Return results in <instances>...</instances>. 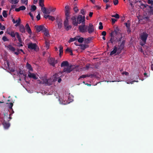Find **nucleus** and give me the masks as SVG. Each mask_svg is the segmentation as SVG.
Segmentation results:
<instances>
[{"instance_id":"58","label":"nucleus","mask_w":153,"mask_h":153,"mask_svg":"<svg viewBox=\"0 0 153 153\" xmlns=\"http://www.w3.org/2000/svg\"><path fill=\"white\" fill-rule=\"evenodd\" d=\"M80 13L83 15L84 16L85 13L83 9H82L80 11Z\"/></svg>"},{"instance_id":"27","label":"nucleus","mask_w":153,"mask_h":153,"mask_svg":"<svg viewBox=\"0 0 153 153\" xmlns=\"http://www.w3.org/2000/svg\"><path fill=\"white\" fill-rule=\"evenodd\" d=\"M9 2L12 4H17L19 2V0H9Z\"/></svg>"},{"instance_id":"35","label":"nucleus","mask_w":153,"mask_h":153,"mask_svg":"<svg viewBox=\"0 0 153 153\" xmlns=\"http://www.w3.org/2000/svg\"><path fill=\"white\" fill-rule=\"evenodd\" d=\"M128 22H129V20L127 22H126L124 23V25H125L127 28H129L130 26V24L129 23H128Z\"/></svg>"},{"instance_id":"22","label":"nucleus","mask_w":153,"mask_h":153,"mask_svg":"<svg viewBox=\"0 0 153 153\" xmlns=\"http://www.w3.org/2000/svg\"><path fill=\"white\" fill-rule=\"evenodd\" d=\"M7 33L13 38L15 37L16 35V33H15L13 31L8 32H7Z\"/></svg>"},{"instance_id":"8","label":"nucleus","mask_w":153,"mask_h":153,"mask_svg":"<svg viewBox=\"0 0 153 153\" xmlns=\"http://www.w3.org/2000/svg\"><path fill=\"white\" fill-rule=\"evenodd\" d=\"M37 46L36 43H30L28 45V48L29 49L34 50L37 51Z\"/></svg>"},{"instance_id":"10","label":"nucleus","mask_w":153,"mask_h":153,"mask_svg":"<svg viewBox=\"0 0 153 153\" xmlns=\"http://www.w3.org/2000/svg\"><path fill=\"white\" fill-rule=\"evenodd\" d=\"M56 23L58 25V27L59 29H60L62 27V20L60 18H56Z\"/></svg>"},{"instance_id":"21","label":"nucleus","mask_w":153,"mask_h":153,"mask_svg":"<svg viewBox=\"0 0 153 153\" xmlns=\"http://www.w3.org/2000/svg\"><path fill=\"white\" fill-rule=\"evenodd\" d=\"M69 65V63L67 61H63L61 64V67L66 66L67 67Z\"/></svg>"},{"instance_id":"15","label":"nucleus","mask_w":153,"mask_h":153,"mask_svg":"<svg viewBox=\"0 0 153 153\" xmlns=\"http://www.w3.org/2000/svg\"><path fill=\"white\" fill-rule=\"evenodd\" d=\"M25 27L28 33L30 35H31L32 34L31 30L29 25L28 23H27L25 26Z\"/></svg>"},{"instance_id":"26","label":"nucleus","mask_w":153,"mask_h":153,"mask_svg":"<svg viewBox=\"0 0 153 153\" xmlns=\"http://www.w3.org/2000/svg\"><path fill=\"white\" fill-rule=\"evenodd\" d=\"M43 32H44V34L46 36L48 37L49 36L48 30L47 28H46Z\"/></svg>"},{"instance_id":"12","label":"nucleus","mask_w":153,"mask_h":153,"mask_svg":"<svg viewBox=\"0 0 153 153\" xmlns=\"http://www.w3.org/2000/svg\"><path fill=\"white\" fill-rule=\"evenodd\" d=\"M46 28L43 25L37 26L36 27V30L37 32H39L40 31H44V30Z\"/></svg>"},{"instance_id":"4","label":"nucleus","mask_w":153,"mask_h":153,"mask_svg":"<svg viewBox=\"0 0 153 153\" xmlns=\"http://www.w3.org/2000/svg\"><path fill=\"white\" fill-rule=\"evenodd\" d=\"M110 38L109 41L107 42L108 44L110 43L112 44H114L117 42V37H115L114 35L112 34V33H110Z\"/></svg>"},{"instance_id":"36","label":"nucleus","mask_w":153,"mask_h":153,"mask_svg":"<svg viewBox=\"0 0 153 153\" xmlns=\"http://www.w3.org/2000/svg\"><path fill=\"white\" fill-rule=\"evenodd\" d=\"M65 13L66 18H69V15L70 13V11H65Z\"/></svg>"},{"instance_id":"47","label":"nucleus","mask_w":153,"mask_h":153,"mask_svg":"<svg viewBox=\"0 0 153 153\" xmlns=\"http://www.w3.org/2000/svg\"><path fill=\"white\" fill-rule=\"evenodd\" d=\"M120 35V37L118 39L117 38V42H121V39L123 38L122 34L121 33Z\"/></svg>"},{"instance_id":"62","label":"nucleus","mask_w":153,"mask_h":153,"mask_svg":"<svg viewBox=\"0 0 153 153\" xmlns=\"http://www.w3.org/2000/svg\"><path fill=\"white\" fill-rule=\"evenodd\" d=\"M16 7V5H12L11 6V8H10V10H12V9H13L15 8Z\"/></svg>"},{"instance_id":"18","label":"nucleus","mask_w":153,"mask_h":153,"mask_svg":"<svg viewBox=\"0 0 153 153\" xmlns=\"http://www.w3.org/2000/svg\"><path fill=\"white\" fill-rule=\"evenodd\" d=\"M41 10L45 14H50V12L48 9L47 10L46 8L45 7H41Z\"/></svg>"},{"instance_id":"16","label":"nucleus","mask_w":153,"mask_h":153,"mask_svg":"<svg viewBox=\"0 0 153 153\" xmlns=\"http://www.w3.org/2000/svg\"><path fill=\"white\" fill-rule=\"evenodd\" d=\"M19 31L22 33H25V28L24 25H20L19 27Z\"/></svg>"},{"instance_id":"43","label":"nucleus","mask_w":153,"mask_h":153,"mask_svg":"<svg viewBox=\"0 0 153 153\" xmlns=\"http://www.w3.org/2000/svg\"><path fill=\"white\" fill-rule=\"evenodd\" d=\"M45 44V46L46 47L47 49H48L49 48V46H50L49 45H50L49 43V42L46 41Z\"/></svg>"},{"instance_id":"41","label":"nucleus","mask_w":153,"mask_h":153,"mask_svg":"<svg viewBox=\"0 0 153 153\" xmlns=\"http://www.w3.org/2000/svg\"><path fill=\"white\" fill-rule=\"evenodd\" d=\"M76 40V37H74V38H70V39L68 41V42L69 43H70V42H73Z\"/></svg>"},{"instance_id":"54","label":"nucleus","mask_w":153,"mask_h":153,"mask_svg":"<svg viewBox=\"0 0 153 153\" xmlns=\"http://www.w3.org/2000/svg\"><path fill=\"white\" fill-rule=\"evenodd\" d=\"M2 40L4 41H8V39H7V38L5 36H4L2 37Z\"/></svg>"},{"instance_id":"39","label":"nucleus","mask_w":153,"mask_h":153,"mask_svg":"<svg viewBox=\"0 0 153 153\" xmlns=\"http://www.w3.org/2000/svg\"><path fill=\"white\" fill-rule=\"evenodd\" d=\"M148 16H151V15H153V9L149 10L148 12Z\"/></svg>"},{"instance_id":"64","label":"nucleus","mask_w":153,"mask_h":153,"mask_svg":"<svg viewBox=\"0 0 153 153\" xmlns=\"http://www.w3.org/2000/svg\"><path fill=\"white\" fill-rule=\"evenodd\" d=\"M28 14L30 16L32 19L33 20V16L32 13L31 12H30L28 13Z\"/></svg>"},{"instance_id":"33","label":"nucleus","mask_w":153,"mask_h":153,"mask_svg":"<svg viewBox=\"0 0 153 153\" xmlns=\"http://www.w3.org/2000/svg\"><path fill=\"white\" fill-rule=\"evenodd\" d=\"M78 41L79 43H82L84 41V38L82 37H79L78 39Z\"/></svg>"},{"instance_id":"25","label":"nucleus","mask_w":153,"mask_h":153,"mask_svg":"<svg viewBox=\"0 0 153 153\" xmlns=\"http://www.w3.org/2000/svg\"><path fill=\"white\" fill-rule=\"evenodd\" d=\"M69 18H66V19L65 20L64 22V26L65 27L68 25V19Z\"/></svg>"},{"instance_id":"31","label":"nucleus","mask_w":153,"mask_h":153,"mask_svg":"<svg viewBox=\"0 0 153 153\" xmlns=\"http://www.w3.org/2000/svg\"><path fill=\"white\" fill-rule=\"evenodd\" d=\"M21 19L19 18L18 20H16V24L15 25L16 26H17L19 25L21 22Z\"/></svg>"},{"instance_id":"2","label":"nucleus","mask_w":153,"mask_h":153,"mask_svg":"<svg viewBox=\"0 0 153 153\" xmlns=\"http://www.w3.org/2000/svg\"><path fill=\"white\" fill-rule=\"evenodd\" d=\"M148 36V34L146 32H143L140 35V39L142 42H140V45L142 46L143 47L145 45Z\"/></svg>"},{"instance_id":"55","label":"nucleus","mask_w":153,"mask_h":153,"mask_svg":"<svg viewBox=\"0 0 153 153\" xmlns=\"http://www.w3.org/2000/svg\"><path fill=\"white\" fill-rule=\"evenodd\" d=\"M84 41L85 43L86 44H88L90 42L88 39H85Z\"/></svg>"},{"instance_id":"11","label":"nucleus","mask_w":153,"mask_h":153,"mask_svg":"<svg viewBox=\"0 0 153 153\" xmlns=\"http://www.w3.org/2000/svg\"><path fill=\"white\" fill-rule=\"evenodd\" d=\"M72 66L71 65L69 66H68L67 67H65L63 69V72L68 73H70L73 71V69L71 68Z\"/></svg>"},{"instance_id":"48","label":"nucleus","mask_w":153,"mask_h":153,"mask_svg":"<svg viewBox=\"0 0 153 153\" xmlns=\"http://www.w3.org/2000/svg\"><path fill=\"white\" fill-rule=\"evenodd\" d=\"M19 7L20 10H23L26 9V7L24 6H20Z\"/></svg>"},{"instance_id":"40","label":"nucleus","mask_w":153,"mask_h":153,"mask_svg":"<svg viewBox=\"0 0 153 153\" xmlns=\"http://www.w3.org/2000/svg\"><path fill=\"white\" fill-rule=\"evenodd\" d=\"M21 3L22 4H24L25 5H27L28 3V0H21Z\"/></svg>"},{"instance_id":"42","label":"nucleus","mask_w":153,"mask_h":153,"mask_svg":"<svg viewBox=\"0 0 153 153\" xmlns=\"http://www.w3.org/2000/svg\"><path fill=\"white\" fill-rule=\"evenodd\" d=\"M48 19L50 20H51L52 21H53L55 20V18L51 16H49Z\"/></svg>"},{"instance_id":"56","label":"nucleus","mask_w":153,"mask_h":153,"mask_svg":"<svg viewBox=\"0 0 153 153\" xmlns=\"http://www.w3.org/2000/svg\"><path fill=\"white\" fill-rule=\"evenodd\" d=\"M16 37L18 38V39H19L20 38H21L20 36V35L18 33L16 32Z\"/></svg>"},{"instance_id":"28","label":"nucleus","mask_w":153,"mask_h":153,"mask_svg":"<svg viewBox=\"0 0 153 153\" xmlns=\"http://www.w3.org/2000/svg\"><path fill=\"white\" fill-rule=\"evenodd\" d=\"M7 104H8V105L10 109L12 110L13 113H14V111H13V109L12 108V107L13 105V103L10 102L9 103H7Z\"/></svg>"},{"instance_id":"19","label":"nucleus","mask_w":153,"mask_h":153,"mask_svg":"<svg viewBox=\"0 0 153 153\" xmlns=\"http://www.w3.org/2000/svg\"><path fill=\"white\" fill-rule=\"evenodd\" d=\"M7 47V48L12 52H14L16 50V49L11 45H8Z\"/></svg>"},{"instance_id":"57","label":"nucleus","mask_w":153,"mask_h":153,"mask_svg":"<svg viewBox=\"0 0 153 153\" xmlns=\"http://www.w3.org/2000/svg\"><path fill=\"white\" fill-rule=\"evenodd\" d=\"M74 11L76 12L77 13L78 11V9L77 7H75L74 8Z\"/></svg>"},{"instance_id":"34","label":"nucleus","mask_w":153,"mask_h":153,"mask_svg":"<svg viewBox=\"0 0 153 153\" xmlns=\"http://www.w3.org/2000/svg\"><path fill=\"white\" fill-rule=\"evenodd\" d=\"M111 17H114L116 19H118L120 18L119 15L117 13H116L115 15H113L111 16Z\"/></svg>"},{"instance_id":"20","label":"nucleus","mask_w":153,"mask_h":153,"mask_svg":"<svg viewBox=\"0 0 153 153\" xmlns=\"http://www.w3.org/2000/svg\"><path fill=\"white\" fill-rule=\"evenodd\" d=\"M117 51V48L116 46H114V49L110 53V55H112L115 53Z\"/></svg>"},{"instance_id":"6","label":"nucleus","mask_w":153,"mask_h":153,"mask_svg":"<svg viewBox=\"0 0 153 153\" xmlns=\"http://www.w3.org/2000/svg\"><path fill=\"white\" fill-rule=\"evenodd\" d=\"M126 43V41L123 40L122 41L120 45H119L118 48H117V54L120 53L122 51V50L124 47V45Z\"/></svg>"},{"instance_id":"38","label":"nucleus","mask_w":153,"mask_h":153,"mask_svg":"<svg viewBox=\"0 0 153 153\" xmlns=\"http://www.w3.org/2000/svg\"><path fill=\"white\" fill-rule=\"evenodd\" d=\"M18 74H20L21 75H23V76H25V77H24L25 78V77H26V75H25L23 74V71H22L21 70H20V71H19L18 73Z\"/></svg>"},{"instance_id":"9","label":"nucleus","mask_w":153,"mask_h":153,"mask_svg":"<svg viewBox=\"0 0 153 153\" xmlns=\"http://www.w3.org/2000/svg\"><path fill=\"white\" fill-rule=\"evenodd\" d=\"M88 27V31L89 33L91 34L94 31V27L91 23L89 24Z\"/></svg>"},{"instance_id":"5","label":"nucleus","mask_w":153,"mask_h":153,"mask_svg":"<svg viewBox=\"0 0 153 153\" xmlns=\"http://www.w3.org/2000/svg\"><path fill=\"white\" fill-rule=\"evenodd\" d=\"M55 81H56V80H54V79L53 80L51 79H43L42 83L45 84L46 85L49 86L53 84V82Z\"/></svg>"},{"instance_id":"60","label":"nucleus","mask_w":153,"mask_h":153,"mask_svg":"<svg viewBox=\"0 0 153 153\" xmlns=\"http://www.w3.org/2000/svg\"><path fill=\"white\" fill-rule=\"evenodd\" d=\"M141 8H144L146 7V5L145 4H141Z\"/></svg>"},{"instance_id":"49","label":"nucleus","mask_w":153,"mask_h":153,"mask_svg":"<svg viewBox=\"0 0 153 153\" xmlns=\"http://www.w3.org/2000/svg\"><path fill=\"white\" fill-rule=\"evenodd\" d=\"M65 11H70V9L68 5L66 6L65 7Z\"/></svg>"},{"instance_id":"59","label":"nucleus","mask_w":153,"mask_h":153,"mask_svg":"<svg viewBox=\"0 0 153 153\" xmlns=\"http://www.w3.org/2000/svg\"><path fill=\"white\" fill-rule=\"evenodd\" d=\"M36 17L37 19V20L38 21L40 19V15L39 13L38 14V15Z\"/></svg>"},{"instance_id":"1","label":"nucleus","mask_w":153,"mask_h":153,"mask_svg":"<svg viewBox=\"0 0 153 153\" xmlns=\"http://www.w3.org/2000/svg\"><path fill=\"white\" fill-rule=\"evenodd\" d=\"M72 21V24L74 26H76L78 24L81 23L82 24L85 23V16L83 17L81 15H79L76 18L75 16H73L71 18Z\"/></svg>"},{"instance_id":"17","label":"nucleus","mask_w":153,"mask_h":153,"mask_svg":"<svg viewBox=\"0 0 153 153\" xmlns=\"http://www.w3.org/2000/svg\"><path fill=\"white\" fill-rule=\"evenodd\" d=\"M130 3V5L131 6V7L129 8V10L131 11H132L133 10V8L134 7V5H133L134 2L133 1H132V0H128Z\"/></svg>"},{"instance_id":"44","label":"nucleus","mask_w":153,"mask_h":153,"mask_svg":"<svg viewBox=\"0 0 153 153\" xmlns=\"http://www.w3.org/2000/svg\"><path fill=\"white\" fill-rule=\"evenodd\" d=\"M36 7L35 5H33L31 6V10L32 11H34L36 10Z\"/></svg>"},{"instance_id":"24","label":"nucleus","mask_w":153,"mask_h":153,"mask_svg":"<svg viewBox=\"0 0 153 153\" xmlns=\"http://www.w3.org/2000/svg\"><path fill=\"white\" fill-rule=\"evenodd\" d=\"M26 67L30 71H33V68L31 67V65L29 64L28 62H27L26 65Z\"/></svg>"},{"instance_id":"45","label":"nucleus","mask_w":153,"mask_h":153,"mask_svg":"<svg viewBox=\"0 0 153 153\" xmlns=\"http://www.w3.org/2000/svg\"><path fill=\"white\" fill-rule=\"evenodd\" d=\"M55 8H53L52 7H50L48 9V10H49L50 13L51 12H54L55 10Z\"/></svg>"},{"instance_id":"50","label":"nucleus","mask_w":153,"mask_h":153,"mask_svg":"<svg viewBox=\"0 0 153 153\" xmlns=\"http://www.w3.org/2000/svg\"><path fill=\"white\" fill-rule=\"evenodd\" d=\"M147 3L148 4H151L152 6L153 5V1L152 0H148Z\"/></svg>"},{"instance_id":"7","label":"nucleus","mask_w":153,"mask_h":153,"mask_svg":"<svg viewBox=\"0 0 153 153\" xmlns=\"http://www.w3.org/2000/svg\"><path fill=\"white\" fill-rule=\"evenodd\" d=\"M48 62L51 65L54 67L55 66V64L57 63V61L55 60V58L51 57L48 59Z\"/></svg>"},{"instance_id":"52","label":"nucleus","mask_w":153,"mask_h":153,"mask_svg":"<svg viewBox=\"0 0 153 153\" xmlns=\"http://www.w3.org/2000/svg\"><path fill=\"white\" fill-rule=\"evenodd\" d=\"M71 28V27L70 25H67L65 27V29L67 30H68L70 29Z\"/></svg>"},{"instance_id":"51","label":"nucleus","mask_w":153,"mask_h":153,"mask_svg":"<svg viewBox=\"0 0 153 153\" xmlns=\"http://www.w3.org/2000/svg\"><path fill=\"white\" fill-rule=\"evenodd\" d=\"M111 23H112V25L114 24V23H115V22H116L117 20V19H114V18H112L111 19Z\"/></svg>"},{"instance_id":"61","label":"nucleus","mask_w":153,"mask_h":153,"mask_svg":"<svg viewBox=\"0 0 153 153\" xmlns=\"http://www.w3.org/2000/svg\"><path fill=\"white\" fill-rule=\"evenodd\" d=\"M86 77V75H82V76H80V77L79 78V79H80L82 78H85Z\"/></svg>"},{"instance_id":"46","label":"nucleus","mask_w":153,"mask_h":153,"mask_svg":"<svg viewBox=\"0 0 153 153\" xmlns=\"http://www.w3.org/2000/svg\"><path fill=\"white\" fill-rule=\"evenodd\" d=\"M5 29V27L1 25L0 22V29L1 30H4Z\"/></svg>"},{"instance_id":"29","label":"nucleus","mask_w":153,"mask_h":153,"mask_svg":"<svg viewBox=\"0 0 153 153\" xmlns=\"http://www.w3.org/2000/svg\"><path fill=\"white\" fill-rule=\"evenodd\" d=\"M80 46L81 47V50H84L87 48V45L85 44H81Z\"/></svg>"},{"instance_id":"13","label":"nucleus","mask_w":153,"mask_h":153,"mask_svg":"<svg viewBox=\"0 0 153 153\" xmlns=\"http://www.w3.org/2000/svg\"><path fill=\"white\" fill-rule=\"evenodd\" d=\"M28 76L30 78H32L35 80L37 79L38 78L35 74L31 73L30 72H29Z\"/></svg>"},{"instance_id":"23","label":"nucleus","mask_w":153,"mask_h":153,"mask_svg":"<svg viewBox=\"0 0 153 153\" xmlns=\"http://www.w3.org/2000/svg\"><path fill=\"white\" fill-rule=\"evenodd\" d=\"M3 125L5 129H7L10 126V124L5 122H3Z\"/></svg>"},{"instance_id":"63","label":"nucleus","mask_w":153,"mask_h":153,"mask_svg":"<svg viewBox=\"0 0 153 153\" xmlns=\"http://www.w3.org/2000/svg\"><path fill=\"white\" fill-rule=\"evenodd\" d=\"M101 34L102 35L105 36L106 34V32L105 31H103L102 32Z\"/></svg>"},{"instance_id":"14","label":"nucleus","mask_w":153,"mask_h":153,"mask_svg":"<svg viewBox=\"0 0 153 153\" xmlns=\"http://www.w3.org/2000/svg\"><path fill=\"white\" fill-rule=\"evenodd\" d=\"M111 33H112V34L114 35L115 33L116 35L118 36H119L121 33L120 32V30L118 27H116V28L114 29V31H112Z\"/></svg>"},{"instance_id":"37","label":"nucleus","mask_w":153,"mask_h":153,"mask_svg":"<svg viewBox=\"0 0 153 153\" xmlns=\"http://www.w3.org/2000/svg\"><path fill=\"white\" fill-rule=\"evenodd\" d=\"M7 11L4 10L2 12V15L4 17L6 18L7 16Z\"/></svg>"},{"instance_id":"53","label":"nucleus","mask_w":153,"mask_h":153,"mask_svg":"<svg viewBox=\"0 0 153 153\" xmlns=\"http://www.w3.org/2000/svg\"><path fill=\"white\" fill-rule=\"evenodd\" d=\"M113 2L114 5H116L118 3V0H114Z\"/></svg>"},{"instance_id":"3","label":"nucleus","mask_w":153,"mask_h":153,"mask_svg":"<svg viewBox=\"0 0 153 153\" xmlns=\"http://www.w3.org/2000/svg\"><path fill=\"white\" fill-rule=\"evenodd\" d=\"M88 26L85 25V23L79 25L78 27L79 32L82 33H85L88 32Z\"/></svg>"},{"instance_id":"30","label":"nucleus","mask_w":153,"mask_h":153,"mask_svg":"<svg viewBox=\"0 0 153 153\" xmlns=\"http://www.w3.org/2000/svg\"><path fill=\"white\" fill-rule=\"evenodd\" d=\"M59 55L61 56V54L63 53V47L62 45H60L59 46Z\"/></svg>"},{"instance_id":"32","label":"nucleus","mask_w":153,"mask_h":153,"mask_svg":"<svg viewBox=\"0 0 153 153\" xmlns=\"http://www.w3.org/2000/svg\"><path fill=\"white\" fill-rule=\"evenodd\" d=\"M39 1V6L40 7H43L44 6V1L41 0V1H40V0Z\"/></svg>"}]
</instances>
